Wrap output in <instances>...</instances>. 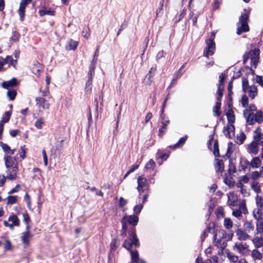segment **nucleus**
<instances>
[{"mask_svg":"<svg viewBox=\"0 0 263 263\" xmlns=\"http://www.w3.org/2000/svg\"><path fill=\"white\" fill-rule=\"evenodd\" d=\"M227 119L230 123H232L235 122V115L234 111L232 109H229L226 113Z\"/></svg>","mask_w":263,"mask_h":263,"instance_id":"nucleus-30","label":"nucleus"},{"mask_svg":"<svg viewBox=\"0 0 263 263\" xmlns=\"http://www.w3.org/2000/svg\"><path fill=\"white\" fill-rule=\"evenodd\" d=\"M11 115V111H6L4 114V115L3 116L2 119L0 122H1V123H3V124L7 123L9 120Z\"/></svg>","mask_w":263,"mask_h":263,"instance_id":"nucleus-42","label":"nucleus"},{"mask_svg":"<svg viewBox=\"0 0 263 263\" xmlns=\"http://www.w3.org/2000/svg\"><path fill=\"white\" fill-rule=\"evenodd\" d=\"M231 235L229 234H227L226 231L223 230H220L218 231H216L214 235V239H216L218 238V237H219L220 238H224L228 239V240H230L231 238Z\"/></svg>","mask_w":263,"mask_h":263,"instance_id":"nucleus-19","label":"nucleus"},{"mask_svg":"<svg viewBox=\"0 0 263 263\" xmlns=\"http://www.w3.org/2000/svg\"><path fill=\"white\" fill-rule=\"evenodd\" d=\"M96 64L97 63H96V59L92 60L91 62V64L89 66V72H88V78L90 80H92V77L94 75L95 69Z\"/></svg>","mask_w":263,"mask_h":263,"instance_id":"nucleus-24","label":"nucleus"},{"mask_svg":"<svg viewBox=\"0 0 263 263\" xmlns=\"http://www.w3.org/2000/svg\"><path fill=\"white\" fill-rule=\"evenodd\" d=\"M138 186L137 189L139 192V196L138 198L141 199L142 193L149 190V184L147 182V180L142 176H139L137 178Z\"/></svg>","mask_w":263,"mask_h":263,"instance_id":"nucleus-6","label":"nucleus"},{"mask_svg":"<svg viewBox=\"0 0 263 263\" xmlns=\"http://www.w3.org/2000/svg\"><path fill=\"white\" fill-rule=\"evenodd\" d=\"M239 210L241 211V213H243L244 214H246L248 213L247 209L246 206V203L243 201L239 203Z\"/></svg>","mask_w":263,"mask_h":263,"instance_id":"nucleus-53","label":"nucleus"},{"mask_svg":"<svg viewBox=\"0 0 263 263\" xmlns=\"http://www.w3.org/2000/svg\"><path fill=\"white\" fill-rule=\"evenodd\" d=\"M44 124V119L43 118H40L36 120L34 123V126L37 129H42Z\"/></svg>","mask_w":263,"mask_h":263,"instance_id":"nucleus-41","label":"nucleus"},{"mask_svg":"<svg viewBox=\"0 0 263 263\" xmlns=\"http://www.w3.org/2000/svg\"><path fill=\"white\" fill-rule=\"evenodd\" d=\"M223 133L226 137L229 139L232 138L234 136V126L233 124H230L224 127Z\"/></svg>","mask_w":263,"mask_h":263,"instance_id":"nucleus-12","label":"nucleus"},{"mask_svg":"<svg viewBox=\"0 0 263 263\" xmlns=\"http://www.w3.org/2000/svg\"><path fill=\"white\" fill-rule=\"evenodd\" d=\"M130 237V241L132 242V245H134L136 247H139V240L136 236L135 229H134L133 230H132Z\"/></svg>","mask_w":263,"mask_h":263,"instance_id":"nucleus-22","label":"nucleus"},{"mask_svg":"<svg viewBox=\"0 0 263 263\" xmlns=\"http://www.w3.org/2000/svg\"><path fill=\"white\" fill-rule=\"evenodd\" d=\"M251 240L256 249L263 247V235H256L254 233V237Z\"/></svg>","mask_w":263,"mask_h":263,"instance_id":"nucleus-13","label":"nucleus"},{"mask_svg":"<svg viewBox=\"0 0 263 263\" xmlns=\"http://www.w3.org/2000/svg\"><path fill=\"white\" fill-rule=\"evenodd\" d=\"M259 50L258 48H254L246 52L243 55V63L246 64L250 60L251 65L255 68L259 62Z\"/></svg>","mask_w":263,"mask_h":263,"instance_id":"nucleus-3","label":"nucleus"},{"mask_svg":"<svg viewBox=\"0 0 263 263\" xmlns=\"http://www.w3.org/2000/svg\"><path fill=\"white\" fill-rule=\"evenodd\" d=\"M25 8H26V7L24 6V4H20L18 11H19V15L20 16V19L21 21L23 20V18L25 15Z\"/></svg>","mask_w":263,"mask_h":263,"instance_id":"nucleus-44","label":"nucleus"},{"mask_svg":"<svg viewBox=\"0 0 263 263\" xmlns=\"http://www.w3.org/2000/svg\"><path fill=\"white\" fill-rule=\"evenodd\" d=\"M78 45V43L73 40H70L68 43V45L66 46V49L68 50H74Z\"/></svg>","mask_w":263,"mask_h":263,"instance_id":"nucleus-32","label":"nucleus"},{"mask_svg":"<svg viewBox=\"0 0 263 263\" xmlns=\"http://www.w3.org/2000/svg\"><path fill=\"white\" fill-rule=\"evenodd\" d=\"M260 174L261 173H260V172H259L258 171L253 172L251 173V178L253 180H256L259 178V177L260 176Z\"/></svg>","mask_w":263,"mask_h":263,"instance_id":"nucleus-60","label":"nucleus"},{"mask_svg":"<svg viewBox=\"0 0 263 263\" xmlns=\"http://www.w3.org/2000/svg\"><path fill=\"white\" fill-rule=\"evenodd\" d=\"M122 223V233L121 235L124 236L126 235V232L127 229V222L124 221L122 219L121 221Z\"/></svg>","mask_w":263,"mask_h":263,"instance_id":"nucleus-56","label":"nucleus"},{"mask_svg":"<svg viewBox=\"0 0 263 263\" xmlns=\"http://www.w3.org/2000/svg\"><path fill=\"white\" fill-rule=\"evenodd\" d=\"M227 256L230 261L232 263L238 262L239 258L237 255H235L233 253L228 252L227 253Z\"/></svg>","mask_w":263,"mask_h":263,"instance_id":"nucleus-29","label":"nucleus"},{"mask_svg":"<svg viewBox=\"0 0 263 263\" xmlns=\"http://www.w3.org/2000/svg\"><path fill=\"white\" fill-rule=\"evenodd\" d=\"M243 116L246 119L247 122L250 125H253L256 122L254 114L251 112V110L249 109H245L243 111Z\"/></svg>","mask_w":263,"mask_h":263,"instance_id":"nucleus-11","label":"nucleus"},{"mask_svg":"<svg viewBox=\"0 0 263 263\" xmlns=\"http://www.w3.org/2000/svg\"><path fill=\"white\" fill-rule=\"evenodd\" d=\"M41 92V97H43L45 98L50 99V96H49V88L47 86L45 87L43 90H40Z\"/></svg>","mask_w":263,"mask_h":263,"instance_id":"nucleus-48","label":"nucleus"},{"mask_svg":"<svg viewBox=\"0 0 263 263\" xmlns=\"http://www.w3.org/2000/svg\"><path fill=\"white\" fill-rule=\"evenodd\" d=\"M215 246L218 248L221 249V250L224 249L227 245L228 239L220 238L218 237V238L214 239Z\"/></svg>","mask_w":263,"mask_h":263,"instance_id":"nucleus-18","label":"nucleus"},{"mask_svg":"<svg viewBox=\"0 0 263 263\" xmlns=\"http://www.w3.org/2000/svg\"><path fill=\"white\" fill-rule=\"evenodd\" d=\"M256 202L258 208H263V198L261 196L257 195Z\"/></svg>","mask_w":263,"mask_h":263,"instance_id":"nucleus-52","label":"nucleus"},{"mask_svg":"<svg viewBox=\"0 0 263 263\" xmlns=\"http://www.w3.org/2000/svg\"><path fill=\"white\" fill-rule=\"evenodd\" d=\"M92 80H90L88 78V80L87 82L86 83V86H85V92L86 93H90L92 89V83H91Z\"/></svg>","mask_w":263,"mask_h":263,"instance_id":"nucleus-47","label":"nucleus"},{"mask_svg":"<svg viewBox=\"0 0 263 263\" xmlns=\"http://www.w3.org/2000/svg\"><path fill=\"white\" fill-rule=\"evenodd\" d=\"M233 250L242 255H248L249 253V245L246 243L236 242L233 246Z\"/></svg>","mask_w":263,"mask_h":263,"instance_id":"nucleus-8","label":"nucleus"},{"mask_svg":"<svg viewBox=\"0 0 263 263\" xmlns=\"http://www.w3.org/2000/svg\"><path fill=\"white\" fill-rule=\"evenodd\" d=\"M245 138V135L243 133H241L239 136L237 137V143L239 144H242Z\"/></svg>","mask_w":263,"mask_h":263,"instance_id":"nucleus-57","label":"nucleus"},{"mask_svg":"<svg viewBox=\"0 0 263 263\" xmlns=\"http://www.w3.org/2000/svg\"><path fill=\"white\" fill-rule=\"evenodd\" d=\"M216 164H215V169L216 172H221L223 171L224 163L222 160L215 159Z\"/></svg>","mask_w":263,"mask_h":263,"instance_id":"nucleus-27","label":"nucleus"},{"mask_svg":"<svg viewBox=\"0 0 263 263\" xmlns=\"http://www.w3.org/2000/svg\"><path fill=\"white\" fill-rule=\"evenodd\" d=\"M130 254L131 256L130 263H135L137 261L141 259L139 258V253L137 250L130 251Z\"/></svg>","mask_w":263,"mask_h":263,"instance_id":"nucleus-26","label":"nucleus"},{"mask_svg":"<svg viewBox=\"0 0 263 263\" xmlns=\"http://www.w3.org/2000/svg\"><path fill=\"white\" fill-rule=\"evenodd\" d=\"M156 70V68H151L148 72V73L146 76V78L149 81V84H151L152 81V78L153 77Z\"/></svg>","mask_w":263,"mask_h":263,"instance_id":"nucleus-45","label":"nucleus"},{"mask_svg":"<svg viewBox=\"0 0 263 263\" xmlns=\"http://www.w3.org/2000/svg\"><path fill=\"white\" fill-rule=\"evenodd\" d=\"M18 82L16 78H13L9 81L3 82L1 86L3 88L7 89H10V88L16 86L17 85Z\"/></svg>","mask_w":263,"mask_h":263,"instance_id":"nucleus-16","label":"nucleus"},{"mask_svg":"<svg viewBox=\"0 0 263 263\" xmlns=\"http://www.w3.org/2000/svg\"><path fill=\"white\" fill-rule=\"evenodd\" d=\"M241 103L243 107H245L248 105V98L246 95L242 96L241 100Z\"/></svg>","mask_w":263,"mask_h":263,"instance_id":"nucleus-58","label":"nucleus"},{"mask_svg":"<svg viewBox=\"0 0 263 263\" xmlns=\"http://www.w3.org/2000/svg\"><path fill=\"white\" fill-rule=\"evenodd\" d=\"M242 88L244 92L248 93L252 99H254L257 95V89L255 85H249L248 78L245 77H242Z\"/></svg>","mask_w":263,"mask_h":263,"instance_id":"nucleus-4","label":"nucleus"},{"mask_svg":"<svg viewBox=\"0 0 263 263\" xmlns=\"http://www.w3.org/2000/svg\"><path fill=\"white\" fill-rule=\"evenodd\" d=\"M245 230L248 233H252L254 230V226L252 221H247L244 223Z\"/></svg>","mask_w":263,"mask_h":263,"instance_id":"nucleus-23","label":"nucleus"},{"mask_svg":"<svg viewBox=\"0 0 263 263\" xmlns=\"http://www.w3.org/2000/svg\"><path fill=\"white\" fill-rule=\"evenodd\" d=\"M187 137L186 135L184 136L183 137H181L176 144H174V145L170 146V147L173 149H175L177 147L180 146V145H183L185 142Z\"/></svg>","mask_w":263,"mask_h":263,"instance_id":"nucleus-31","label":"nucleus"},{"mask_svg":"<svg viewBox=\"0 0 263 263\" xmlns=\"http://www.w3.org/2000/svg\"><path fill=\"white\" fill-rule=\"evenodd\" d=\"M255 220L254 233L256 235H263V218H258V219Z\"/></svg>","mask_w":263,"mask_h":263,"instance_id":"nucleus-14","label":"nucleus"},{"mask_svg":"<svg viewBox=\"0 0 263 263\" xmlns=\"http://www.w3.org/2000/svg\"><path fill=\"white\" fill-rule=\"evenodd\" d=\"M1 146L3 149V150L7 154L9 152L10 147L7 144L4 143L2 142L1 143Z\"/></svg>","mask_w":263,"mask_h":263,"instance_id":"nucleus-63","label":"nucleus"},{"mask_svg":"<svg viewBox=\"0 0 263 263\" xmlns=\"http://www.w3.org/2000/svg\"><path fill=\"white\" fill-rule=\"evenodd\" d=\"M236 236L238 240L240 241H245L251 238L250 236L246 231H243L240 229H238L236 232Z\"/></svg>","mask_w":263,"mask_h":263,"instance_id":"nucleus-15","label":"nucleus"},{"mask_svg":"<svg viewBox=\"0 0 263 263\" xmlns=\"http://www.w3.org/2000/svg\"><path fill=\"white\" fill-rule=\"evenodd\" d=\"M251 189L257 194L261 192L260 185L257 182H253L251 184Z\"/></svg>","mask_w":263,"mask_h":263,"instance_id":"nucleus-38","label":"nucleus"},{"mask_svg":"<svg viewBox=\"0 0 263 263\" xmlns=\"http://www.w3.org/2000/svg\"><path fill=\"white\" fill-rule=\"evenodd\" d=\"M261 163V160L258 157L253 158L250 162L246 159H242L240 161V163L242 165V168L243 170H245L248 165H250L253 168H258L260 166Z\"/></svg>","mask_w":263,"mask_h":263,"instance_id":"nucleus-7","label":"nucleus"},{"mask_svg":"<svg viewBox=\"0 0 263 263\" xmlns=\"http://www.w3.org/2000/svg\"><path fill=\"white\" fill-rule=\"evenodd\" d=\"M224 182L230 187L233 186L234 184V181H233V178L229 176H226L224 178Z\"/></svg>","mask_w":263,"mask_h":263,"instance_id":"nucleus-43","label":"nucleus"},{"mask_svg":"<svg viewBox=\"0 0 263 263\" xmlns=\"http://www.w3.org/2000/svg\"><path fill=\"white\" fill-rule=\"evenodd\" d=\"M251 256L254 260H260L262 257V254L257 250L254 249L251 252Z\"/></svg>","mask_w":263,"mask_h":263,"instance_id":"nucleus-28","label":"nucleus"},{"mask_svg":"<svg viewBox=\"0 0 263 263\" xmlns=\"http://www.w3.org/2000/svg\"><path fill=\"white\" fill-rule=\"evenodd\" d=\"M262 208H258L257 209H255L253 211L252 215L254 219H258V218H263L262 217Z\"/></svg>","mask_w":263,"mask_h":263,"instance_id":"nucleus-33","label":"nucleus"},{"mask_svg":"<svg viewBox=\"0 0 263 263\" xmlns=\"http://www.w3.org/2000/svg\"><path fill=\"white\" fill-rule=\"evenodd\" d=\"M184 65H185V64H183L179 69V70L175 73L174 77H173V78L172 80V82L170 84V86L171 85H173V82L177 80V79L178 78H180L181 77V76L182 75V73H181V70L182 69L184 68Z\"/></svg>","mask_w":263,"mask_h":263,"instance_id":"nucleus-36","label":"nucleus"},{"mask_svg":"<svg viewBox=\"0 0 263 263\" xmlns=\"http://www.w3.org/2000/svg\"><path fill=\"white\" fill-rule=\"evenodd\" d=\"M138 199L139 200L138 204L135 205L133 208L134 213L136 215L139 214L143 208V204L141 203V199L138 198Z\"/></svg>","mask_w":263,"mask_h":263,"instance_id":"nucleus-35","label":"nucleus"},{"mask_svg":"<svg viewBox=\"0 0 263 263\" xmlns=\"http://www.w3.org/2000/svg\"><path fill=\"white\" fill-rule=\"evenodd\" d=\"M20 36V35L19 34V33L18 32H17L16 31H14L12 32V36L10 39L11 41H12L13 42H16V41H18Z\"/></svg>","mask_w":263,"mask_h":263,"instance_id":"nucleus-55","label":"nucleus"},{"mask_svg":"<svg viewBox=\"0 0 263 263\" xmlns=\"http://www.w3.org/2000/svg\"><path fill=\"white\" fill-rule=\"evenodd\" d=\"M132 246L130 240H125L123 244V247L127 250H129Z\"/></svg>","mask_w":263,"mask_h":263,"instance_id":"nucleus-62","label":"nucleus"},{"mask_svg":"<svg viewBox=\"0 0 263 263\" xmlns=\"http://www.w3.org/2000/svg\"><path fill=\"white\" fill-rule=\"evenodd\" d=\"M222 2V0H214L213 4V9L216 10L219 7L220 5Z\"/></svg>","mask_w":263,"mask_h":263,"instance_id":"nucleus-61","label":"nucleus"},{"mask_svg":"<svg viewBox=\"0 0 263 263\" xmlns=\"http://www.w3.org/2000/svg\"><path fill=\"white\" fill-rule=\"evenodd\" d=\"M8 221L11 222L10 224H12L13 228L14 226H18L20 225V220L17 216L13 214L10 215L8 218Z\"/></svg>","mask_w":263,"mask_h":263,"instance_id":"nucleus-25","label":"nucleus"},{"mask_svg":"<svg viewBox=\"0 0 263 263\" xmlns=\"http://www.w3.org/2000/svg\"><path fill=\"white\" fill-rule=\"evenodd\" d=\"M255 120L256 122L260 123L263 121L262 113L260 111H258L254 114Z\"/></svg>","mask_w":263,"mask_h":263,"instance_id":"nucleus-46","label":"nucleus"},{"mask_svg":"<svg viewBox=\"0 0 263 263\" xmlns=\"http://www.w3.org/2000/svg\"><path fill=\"white\" fill-rule=\"evenodd\" d=\"M122 219L124 221H126L127 223L133 225V226H136L139 221L138 216L135 215L125 216Z\"/></svg>","mask_w":263,"mask_h":263,"instance_id":"nucleus-17","label":"nucleus"},{"mask_svg":"<svg viewBox=\"0 0 263 263\" xmlns=\"http://www.w3.org/2000/svg\"><path fill=\"white\" fill-rule=\"evenodd\" d=\"M255 135L254 136V139L255 142H252L251 144L248 145V152L250 154L256 155L258 152V144L259 143H263V141H261L262 139V134L260 133V129L257 128L254 132Z\"/></svg>","mask_w":263,"mask_h":263,"instance_id":"nucleus-2","label":"nucleus"},{"mask_svg":"<svg viewBox=\"0 0 263 263\" xmlns=\"http://www.w3.org/2000/svg\"><path fill=\"white\" fill-rule=\"evenodd\" d=\"M16 95V91L13 89H8L7 96L10 100H13Z\"/></svg>","mask_w":263,"mask_h":263,"instance_id":"nucleus-39","label":"nucleus"},{"mask_svg":"<svg viewBox=\"0 0 263 263\" xmlns=\"http://www.w3.org/2000/svg\"><path fill=\"white\" fill-rule=\"evenodd\" d=\"M156 164L154 161L151 159L145 165V168L146 170L153 171L154 170Z\"/></svg>","mask_w":263,"mask_h":263,"instance_id":"nucleus-40","label":"nucleus"},{"mask_svg":"<svg viewBox=\"0 0 263 263\" xmlns=\"http://www.w3.org/2000/svg\"><path fill=\"white\" fill-rule=\"evenodd\" d=\"M39 13L40 16H44L45 15H54L53 11L48 9L46 8H43L42 9L40 10Z\"/></svg>","mask_w":263,"mask_h":263,"instance_id":"nucleus-37","label":"nucleus"},{"mask_svg":"<svg viewBox=\"0 0 263 263\" xmlns=\"http://www.w3.org/2000/svg\"><path fill=\"white\" fill-rule=\"evenodd\" d=\"M249 16L247 13L242 14L239 18V22L238 25L237 34H241L243 32L248 31L249 28L248 25Z\"/></svg>","mask_w":263,"mask_h":263,"instance_id":"nucleus-5","label":"nucleus"},{"mask_svg":"<svg viewBox=\"0 0 263 263\" xmlns=\"http://www.w3.org/2000/svg\"><path fill=\"white\" fill-rule=\"evenodd\" d=\"M237 197L232 193L228 195V204L230 206H235L237 204Z\"/></svg>","mask_w":263,"mask_h":263,"instance_id":"nucleus-21","label":"nucleus"},{"mask_svg":"<svg viewBox=\"0 0 263 263\" xmlns=\"http://www.w3.org/2000/svg\"><path fill=\"white\" fill-rule=\"evenodd\" d=\"M7 178L9 180H14L17 178L18 171V162L15 157L6 155L4 157Z\"/></svg>","mask_w":263,"mask_h":263,"instance_id":"nucleus-1","label":"nucleus"},{"mask_svg":"<svg viewBox=\"0 0 263 263\" xmlns=\"http://www.w3.org/2000/svg\"><path fill=\"white\" fill-rule=\"evenodd\" d=\"M221 107V103L220 101H218L216 102L215 106L213 109V111L214 112V115L219 117L220 116L221 112L220 111V109Z\"/></svg>","mask_w":263,"mask_h":263,"instance_id":"nucleus-34","label":"nucleus"},{"mask_svg":"<svg viewBox=\"0 0 263 263\" xmlns=\"http://www.w3.org/2000/svg\"><path fill=\"white\" fill-rule=\"evenodd\" d=\"M26 151L25 149V146H22L19 150L20 157L24 159L26 157Z\"/></svg>","mask_w":263,"mask_h":263,"instance_id":"nucleus-59","label":"nucleus"},{"mask_svg":"<svg viewBox=\"0 0 263 263\" xmlns=\"http://www.w3.org/2000/svg\"><path fill=\"white\" fill-rule=\"evenodd\" d=\"M214 150H213V154L214 156L216 157H219V148H218V142H215L214 144Z\"/></svg>","mask_w":263,"mask_h":263,"instance_id":"nucleus-54","label":"nucleus"},{"mask_svg":"<svg viewBox=\"0 0 263 263\" xmlns=\"http://www.w3.org/2000/svg\"><path fill=\"white\" fill-rule=\"evenodd\" d=\"M211 229L210 227H208L205 229V230L203 232L202 234L201 235V239L202 241H203L205 238L206 236V234L208 232H210Z\"/></svg>","mask_w":263,"mask_h":263,"instance_id":"nucleus-64","label":"nucleus"},{"mask_svg":"<svg viewBox=\"0 0 263 263\" xmlns=\"http://www.w3.org/2000/svg\"><path fill=\"white\" fill-rule=\"evenodd\" d=\"M206 46L204 50L203 55L208 57L210 55H212L215 50V44L213 39H208L206 41Z\"/></svg>","mask_w":263,"mask_h":263,"instance_id":"nucleus-9","label":"nucleus"},{"mask_svg":"<svg viewBox=\"0 0 263 263\" xmlns=\"http://www.w3.org/2000/svg\"><path fill=\"white\" fill-rule=\"evenodd\" d=\"M161 123L162 128H163L164 130H166V126L170 123L168 118L165 116H163L162 118Z\"/></svg>","mask_w":263,"mask_h":263,"instance_id":"nucleus-50","label":"nucleus"},{"mask_svg":"<svg viewBox=\"0 0 263 263\" xmlns=\"http://www.w3.org/2000/svg\"><path fill=\"white\" fill-rule=\"evenodd\" d=\"M32 237V234L29 231H26L22 233L21 241L22 243L25 245L28 246L30 238Z\"/></svg>","mask_w":263,"mask_h":263,"instance_id":"nucleus-20","label":"nucleus"},{"mask_svg":"<svg viewBox=\"0 0 263 263\" xmlns=\"http://www.w3.org/2000/svg\"><path fill=\"white\" fill-rule=\"evenodd\" d=\"M36 105L43 109H48L50 107V104L48 102L47 98L41 97H38L35 98Z\"/></svg>","mask_w":263,"mask_h":263,"instance_id":"nucleus-10","label":"nucleus"},{"mask_svg":"<svg viewBox=\"0 0 263 263\" xmlns=\"http://www.w3.org/2000/svg\"><path fill=\"white\" fill-rule=\"evenodd\" d=\"M17 201V197L16 196H9L7 197V204H13Z\"/></svg>","mask_w":263,"mask_h":263,"instance_id":"nucleus-51","label":"nucleus"},{"mask_svg":"<svg viewBox=\"0 0 263 263\" xmlns=\"http://www.w3.org/2000/svg\"><path fill=\"white\" fill-rule=\"evenodd\" d=\"M223 225L226 229H231L233 226L232 221L230 218H226L224 219Z\"/></svg>","mask_w":263,"mask_h":263,"instance_id":"nucleus-49","label":"nucleus"}]
</instances>
